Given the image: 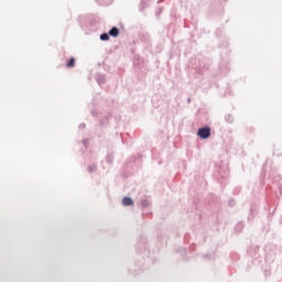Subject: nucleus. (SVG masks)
<instances>
[{"label":"nucleus","mask_w":282,"mask_h":282,"mask_svg":"<svg viewBox=\"0 0 282 282\" xmlns=\"http://www.w3.org/2000/svg\"><path fill=\"white\" fill-rule=\"evenodd\" d=\"M120 34V30H118V28L113 26L110 31H109V35L110 36H119Z\"/></svg>","instance_id":"7ed1b4c3"},{"label":"nucleus","mask_w":282,"mask_h":282,"mask_svg":"<svg viewBox=\"0 0 282 282\" xmlns=\"http://www.w3.org/2000/svg\"><path fill=\"white\" fill-rule=\"evenodd\" d=\"M141 205H142V206H147V202L143 200V202L141 203Z\"/></svg>","instance_id":"423d86ee"},{"label":"nucleus","mask_w":282,"mask_h":282,"mask_svg":"<svg viewBox=\"0 0 282 282\" xmlns=\"http://www.w3.org/2000/svg\"><path fill=\"white\" fill-rule=\"evenodd\" d=\"M84 145L87 147V141H84Z\"/></svg>","instance_id":"0eeeda50"},{"label":"nucleus","mask_w":282,"mask_h":282,"mask_svg":"<svg viewBox=\"0 0 282 282\" xmlns=\"http://www.w3.org/2000/svg\"><path fill=\"white\" fill-rule=\"evenodd\" d=\"M100 41H109V34H107V33L101 34Z\"/></svg>","instance_id":"20e7f679"},{"label":"nucleus","mask_w":282,"mask_h":282,"mask_svg":"<svg viewBox=\"0 0 282 282\" xmlns=\"http://www.w3.org/2000/svg\"><path fill=\"white\" fill-rule=\"evenodd\" d=\"M197 135L202 140H208V138H210V128L208 127L200 128L197 132Z\"/></svg>","instance_id":"f257e3e1"},{"label":"nucleus","mask_w":282,"mask_h":282,"mask_svg":"<svg viewBox=\"0 0 282 282\" xmlns=\"http://www.w3.org/2000/svg\"><path fill=\"white\" fill-rule=\"evenodd\" d=\"M122 205L123 206H133V199H131V197H123Z\"/></svg>","instance_id":"f03ea898"},{"label":"nucleus","mask_w":282,"mask_h":282,"mask_svg":"<svg viewBox=\"0 0 282 282\" xmlns=\"http://www.w3.org/2000/svg\"><path fill=\"white\" fill-rule=\"evenodd\" d=\"M75 59L70 58L67 63V67H74Z\"/></svg>","instance_id":"39448f33"}]
</instances>
